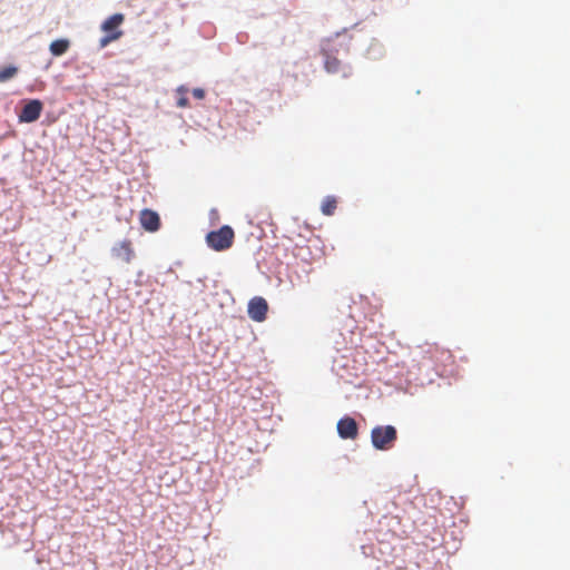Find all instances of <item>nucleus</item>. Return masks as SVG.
Instances as JSON below:
<instances>
[{
  "instance_id": "obj_1",
  "label": "nucleus",
  "mask_w": 570,
  "mask_h": 570,
  "mask_svg": "<svg viewBox=\"0 0 570 570\" xmlns=\"http://www.w3.org/2000/svg\"><path fill=\"white\" fill-rule=\"evenodd\" d=\"M396 438V429L392 425H377L371 431V441L376 450L387 451L392 449Z\"/></svg>"
},
{
  "instance_id": "obj_2",
  "label": "nucleus",
  "mask_w": 570,
  "mask_h": 570,
  "mask_svg": "<svg viewBox=\"0 0 570 570\" xmlns=\"http://www.w3.org/2000/svg\"><path fill=\"white\" fill-rule=\"evenodd\" d=\"M234 237L235 234L233 228L225 225L217 230L209 232L206 236V242L212 249L222 252L232 247Z\"/></svg>"
},
{
  "instance_id": "obj_3",
  "label": "nucleus",
  "mask_w": 570,
  "mask_h": 570,
  "mask_svg": "<svg viewBox=\"0 0 570 570\" xmlns=\"http://www.w3.org/2000/svg\"><path fill=\"white\" fill-rule=\"evenodd\" d=\"M122 13H115L106 19L101 24V30L107 35L100 39V47L104 48L112 41L118 40L122 36V31L118 28L124 22Z\"/></svg>"
},
{
  "instance_id": "obj_4",
  "label": "nucleus",
  "mask_w": 570,
  "mask_h": 570,
  "mask_svg": "<svg viewBox=\"0 0 570 570\" xmlns=\"http://www.w3.org/2000/svg\"><path fill=\"white\" fill-rule=\"evenodd\" d=\"M43 105L40 100H29L21 109L19 114L20 122H33L39 119Z\"/></svg>"
},
{
  "instance_id": "obj_5",
  "label": "nucleus",
  "mask_w": 570,
  "mask_h": 570,
  "mask_svg": "<svg viewBox=\"0 0 570 570\" xmlns=\"http://www.w3.org/2000/svg\"><path fill=\"white\" fill-rule=\"evenodd\" d=\"M268 304L265 298L256 296L248 303V316L255 322H263L266 320Z\"/></svg>"
},
{
  "instance_id": "obj_6",
  "label": "nucleus",
  "mask_w": 570,
  "mask_h": 570,
  "mask_svg": "<svg viewBox=\"0 0 570 570\" xmlns=\"http://www.w3.org/2000/svg\"><path fill=\"white\" fill-rule=\"evenodd\" d=\"M112 256L126 264H130L135 258L132 243L129 239L121 240L111 248Z\"/></svg>"
},
{
  "instance_id": "obj_7",
  "label": "nucleus",
  "mask_w": 570,
  "mask_h": 570,
  "mask_svg": "<svg viewBox=\"0 0 570 570\" xmlns=\"http://www.w3.org/2000/svg\"><path fill=\"white\" fill-rule=\"evenodd\" d=\"M324 68L330 73H341L343 78H347L352 75V69L348 66H343L341 61L331 56L327 51H324Z\"/></svg>"
},
{
  "instance_id": "obj_8",
  "label": "nucleus",
  "mask_w": 570,
  "mask_h": 570,
  "mask_svg": "<svg viewBox=\"0 0 570 570\" xmlns=\"http://www.w3.org/2000/svg\"><path fill=\"white\" fill-rule=\"evenodd\" d=\"M337 432L342 439H356L358 434L357 423L351 416H345L337 422Z\"/></svg>"
},
{
  "instance_id": "obj_9",
  "label": "nucleus",
  "mask_w": 570,
  "mask_h": 570,
  "mask_svg": "<svg viewBox=\"0 0 570 570\" xmlns=\"http://www.w3.org/2000/svg\"><path fill=\"white\" fill-rule=\"evenodd\" d=\"M139 222L142 228L150 233L157 232L160 227L159 215L151 209H142L139 215Z\"/></svg>"
},
{
  "instance_id": "obj_10",
  "label": "nucleus",
  "mask_w": 570,
  "mask_h": 570,
  "mask_svg": "<svg viewBox=\"0 0 570 570\" xmlns=\"http://www.w3.org/2000/svg\"><path fill=\"white\" fill-rule=\"evenodd\" d=\"M70 47V41L68 39H57L50 43V52L56 56L65 55Z\"/></svg>"
},
{
  "instance_id": "obj_11",
  "label": "nucleus",
  "mask_w": 570,
  "mask_h": 570,
  "mask_svg": "<svg viewBox=\"0 0 570 570\" xmlns=\"http://www.w3.org/2000/svg\"><path fill=\"white\" fill-rule=\"evenodd\" d=\"M337 207V199L334 196H326L321 205V210L326 216H332Z\"/></svg>"
},
{
  "instance_id": "obj_12",
  "label": "nucleus",
  "mask_w": 570,
  "mask_h": 570,
  "mask_svg": "<svg viewBox=\"0 0 570 570\" xmlns=\"http://www.w3.org/2000/svg\"><path fill=\"white\" fill-rule=\"evenodd\" d=\"M431 353H432V347H429L428 350L419 347L417 350H414L411 353L412 361L417 362L419 365H425L426 361L430 360Z\"/></svg>"
},
{
  "instance_id": "obj_13",
  "label": "nucleus",
  "mask_w": 570,
  "mask_h": 570,
  "mask_svg": "<svg viewBox=\"0 0 570 570\" xmlns=\"http://www.w3.org/2000/svg\"><path fill=\"white\" fill-rule=\"evenodd\" d=\"M179 94H181V96L178 98L177 100V107L179 108H186V107H189V100L188 98L185 96V94L187 92V89H185L184 87H179L178 90H177Z\"/></svg>"
},
{
  "instance_id": "obj_14",
  "label": "nucleus",
  "mask_w": 570,
  "mask_h": 570,
  "mask_svg": "<svg viewBox=\"0 0 570 570\" xmlns=\"http://www.w3.org/2000/svg\"><path fill=\"white\" fill-rule=\"evenodd\" d=\"M17 73V68L14 67H6L2 68V81H6L12 78Z\"/></svg>"
},
{
  "instance_id": "obj_15",
  "label": "nucleus",
  "mask_w": 570,
  "mask_h": 570,
  "mask_svg": "<svg viewBox=\"0 0 570 570\" xmlns=\"http://www.w3.org/2000/svg\"><path fill=\"white\" fill-rule=\"evenodd\" d=\"M191 94L196 99H203L205 97V91L202 88L193 89Z\"/></svg>"
},
{
  "instance_id": "obj_16",
  "label": "nucleus",
  "mask_w": 570,
  "mask_h": 570,
  "mask_svg": "<svg viewBox=\"0 0 570 570\" xmlns=\"http://www.w3.org/2000/svg\"><path fill=\"white\" fill-rule=\"evenodd\" d=\"M0 79H2V76H0Z\"/></svg>"
},
{
  "instance_id": "obj_17",
  "label": "nucleus",
  "mask_w": 570,
  "mask_h": 570,
  "mask_svg": "<svg viewBox=\"0 0 570 570\" xmlns=\"http://www.w3.org/2000/svg\"><path fill=\"white\" fill-rule=\"evenodd\" d=\"M0 79H2V76H0Z\"/></svg>"
}]
</instances>
